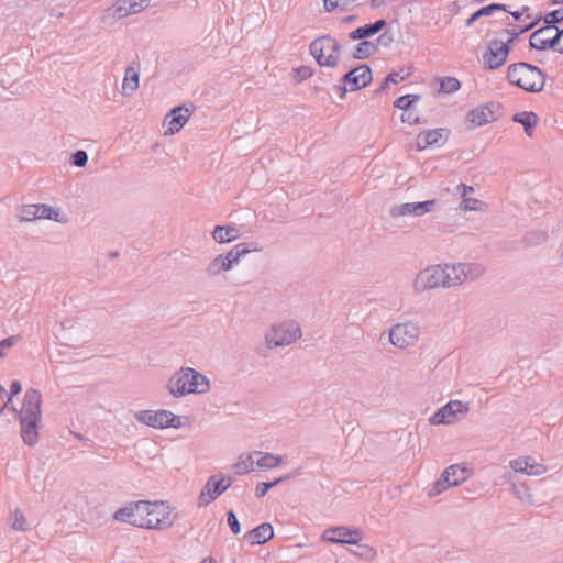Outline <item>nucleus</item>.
I'll return each mask as SVG.
<instances>
[{
  "label": "nucleus",
  "mask_w": 563,
  "mask_h": 563,
  "mask_svg": "<svg viewBox=\"0 0 563 563\" xmlns=\"http://www.w3.org/2000/svg\"><path fill=\"white\" fill-rule=\"evenodd\" d=\"M511 120L516 123H520L523 126L525 133L528 136H532L534 128L539 122L538 115L532 111H522L515 113Z\"/></svg>",
  "instance_id": "cd10ccee"
},
{
  "label": "nucleus",
  "mask_w": 563,
  "mask_h": 563,
  "mask_svg": "<svg viewBox=\"0 0 563 563\" xmlns=\"http://www.w3.org/2000/svg\"><path fill=\"white\" fill-rule=\"evenodd\" d=\"M510 44L498 40L489 42L486 53L483 56L484 63L488 69H498L501 67L509 55Z\"/></svg>",
  "instance_id": "9b49d317"
},
{
  "label": "nucleus",
  "mask_w": 563,
  "mask_h": 563,
  "mask_svg": "<svg viewBox=\"0 0 563 563\" xmlns=\"http://www.w3.org/2000/svg\"><path fill=\"white\" fill-rule=\"evenodd\" d=\"M262 247L257 242L251 243H239L234 245L227 254H223L224 258L230 261L231 264L235 265L239 261L251 252H260Z\"/></svg>",
  "instance_id": "393cba45"
},
{
  "label": "nucleus",
  "mask_w": 563,
  "mask_h": 563,
  "mask_svg": "<svg viewBox=\"0 0 563 563\" xmlns=\"http://www.w3.org/2000/svg\"><path fill=\"white\" fill-rule=\"evenodd\" d=\"M274 537V530L271 523L264 522L255 527L245 534L251 544H264Z\"/></svg>",
  "instance_id": "a878e982"
},
{
  "label": "nucleus",
  "mask_w": 563,
  "mask_h": 563,
  "mask_svg": "<svg viewBox=\"0 0 563 563\" xmlns=\"http://www.w3.org/2000/svg\"><path fill=\"white\" fill-rule=\"evenodd\" d=\"M347 87H349V85H345V84L334 86V89L339 91L341 99L345 98L346 92L349 90Z\"/></svg>",
  "instance_id": "0e129e2a"
},
{
  "label": "nucleus",
  "mask_w": 563,
  "mask_h": 563,
  "mask_svg": "<svg viewBox=\"0 0 563 563\" xmlns=\"http://www.w3.org/2000/svg\"><path fill=\"white\" fill-rule=\"evenodd\" d=\"M59 210L48 205H27L23 206L20 212V221L29 222L36 219H48L60 221L58 219Z\"/></svg>",
  "instance_id": "2eb2a0df"
},
{
  "label": "nucleus",
  "mask_w": 563,
  "mask_h": 563,
  "mask_svg": "<svg viewBox=\"0 0 563 563\" xmlns=\"http://www.w3.org/2000/svg\"><path fill=\"white\" fill-rule=\"evenodd\" d=\"M41 404V393L33 388L27 389L22 408L19 411L21 437L27 445H34L38 441V422L42 417Z\"/></svg>",
  "instance_id": "f257e3e1"
},
{
  "label": "nucleus",
  "mask_w": 563,
  "mask_h": 563,
  "mask_svg": "<svg viewBox=\"0 0 563 563\" xmlns=\"http://www.w3.org/2000/svg\"><path fill=\"white\" fill-rule=\"evenodd\" d=\"M372 69L366 64L352 68L341 78L342 84L349 85L350 91H357L365 88L372 82Z\"/></svg>",
  "instance_id": "ddd939ff"
},
{
  "label": "nucleus",
  "mask_w": 563,
  "mask_h": 563,
  "mask_svg": "<svg viewBox=\"0 0 563 563\" xmlns=\"http://www.w3.org/2000/svg\"><path fill=\"white\" fill-rule=\"evenodd\" d=\"M521 489H523L525 493L527 492V487L525 485H521L520 487H517L516 485H514V490H515V494L517 495V497L520 499H523L525 495Z\"/></svg>",
  "instance_id": "338daca9"
},
{
  "label": "nucleus",
  "mask_w": 563,
  "mask_h": 563,
  "mask_svg": "<svg viewBox=\"0 0 563 563\" xmlns=\"http://www.w3.org/2000/svg\"><path fill=\"white\" fill-rule=\"evenodd\" d=\"M482 206L483 201L468 197H463L462 201L460 202V208L464 211L479 210Z\"/></svg>",
  "instance_id": "c03bdc74"
},
{
  "label": "nucleus",
  "mask_w": 563,
  "mask_h": 563,
  "mask_svg": "<svg viewBox=\"0 0 563 563\" xmlns=\"http://www.w3.org/2000/svg\"><path fill=\"white\" fill-rule=\"evenodd\" d=\"M376 52H377V47L374 42L363 40L361 43H358L355 46L353 57L356 59H366V58L371 57L372 55L376 54Z\"/></svg>",
  "instance_id": "473e14b6"
},
{
  "label": "nucleus",
  "mask_w": 563,
  "mask_h": 563,
  "mask_svg": "<svg viewBox=\"0 0 563 563\" xmlns=\"http://www.w3.org/2000/svg\"><path fill=\"white\" fill-rule=\"evenodd\" d=\"M498 109H500L499 103L489 102L471 110L467 114V119L474 126H482L497 120L495 111Z\"/></svg>",
  "instance_id": "6ab92c4d"
},
{
  "label": "nucleus",
  "mask_w": 563,
  "mask_h": 563,
  "mask_svg": "<svg viewBox=\"0 0 563 563\" xmlns=\"http://www.w3.org/2000/svg\"><path fill=\"white\" fill-rule=\"evenodd\" d=\"M192 111L185 106L174 107L164 119V124H167L168 128L165 131L166 135H174L179 132L184 125L188 122L191 117Z\"/></svg>",
  "instance_id": "f3484780"
},
{
  "label": "nucleus",
  "mask_w": 563,
  "mask_h": 563,
  "mask_svg": "<svg viewBox=\"0 0 563 563\" xmlns=\"http://www.w3.org/2000/svg\"><path fill=\"white\" fill-rule=\"evenodd\" d=\"M507 80L525 91L536 93L543 90L545 74L537 66L519 62L508 66Z\"/></svg>",
  "instance_id": "f03ea898"
},
{
  "label": "nucleus",
  "mask_w": 563,
  "mask_h": 563,
  "mask_svg": "<svg viewBox=\"0 0 563 563\" xmlns=\"http://www.w3.org/2000/svg\"><path fill=\"white\" fill-rule=\"evenodd\" d=\"M140 65L132 63L125 68L124 78L122 82V95L131 97L139 88L140 80Z\"/></svg>",
  "instance_id": "4be33fe9"
},
{
  "label": "nucleus",
  "mask_w": 563,
  "mask_h": 563,
  "mask_svg": "<svg viewBox=\"0 0 563 563\" xmlns=\"http://www.w3.org/2000/svg\"><path fill=\"white\" fill-rule=\"evenodd\" d=\"M227 522L233 534H239L241 532V525L233 510H229L227 512Z\"/></svg>",
  "instance_id": "3c124183"
},
{
  "label": "nucleus",
  "mask_w": 563,
  "mask_h": 563,
  "mask_svg": "<svg viewBox=\"0 0 563 563\" xmlns=\"http://www.w3.org/2000/svg\"><path fill=\"white\" fill-rule=\"evenodd\" d=\"M269 488H272V484H268V482L258 483L255 488V496L257 498L264 497Z\"/></svg>",
  "instance_id": "4d7b16f0"
},
{
  "label": "nucleus",
  "mask_w": 563,
  "mask_h": 563,
  "mask_svg": "<svg viewBox=\"0 0 563 563\" xmlns=\"http://www.w3.org/2000/svg\"><path fill=\"white\" fill-rule=\"evenodd\" d=\"M236 474H245L254 470V462L252 455L246 457H240V460L233 465Z\"/></svg>",
  "instance_id": "58836bf2"
},
{
  "label": "nucleus",
  "mask_w": 563,
  "mask_h": 563,
  "mask_svg": "<svg viewBox=\"0 0 563 563\" xmlns=\"http://www.w3.org/2000/svg\"><path fill=\"white\" fill-rule=\"evenodd\" d=\"M21 340L19 334L11 335L0 341V357H4L7 352Z\"/></svg>",
  "instance_id": "a18cd8bd"
},
{
  "label": "nucleus",
  "mask_w": 563,
  "mask_h": 563,
  "mask_svg": "<svg viewBox=\"0 0 563 563\" xmlns=\"http://www.w3.org/2000/svg\"><path fill=\"white\" fill-rule=\"evenodd\" d=\"M444 129L426 130L417 136V147L419 151L426 150L429 146H440L444 143L443 137Z\"/></svg>",
  "instance_id": "5701e85b"
},
{
  "label": "nucleus",
  "mask_w": 563,
  "mask_h": 563,
  "mask_svg": "<svg viewBox=\"0 0 563 563\" xmlns=\"http://www.w3.org/2000/svg\"><path fill=\"white\" fill-rule=\"evenodd\" d=\"M495 11H507V5L501 3H490L486 7H482L477 11H475L471 16L466 20L465 25L471 26L474 22H476L479 18L489 16Z\"/></svg>",
  "instance_id": "2f4dec72"
},
{
  "label": "nucleus",
  "mask_w": 563,
  "mask_h": 563,
  "mask_svg": "<svg viewBox=\"0 0 563 563\" xmlns=\"http://www.w3.org/2000/svg\"><path fill=\"white\" fill-rule=\"evenodd\" d=\"M12 528L16 531H25L27 529L26 518L20 509H15L12 514Z\"/></svg>",
  "instance_id": "79ce46f5"
},
{
  "label": "nucleus",
  "mask_w": 563,
  "mask_h": 563,
  "mask_svg": "<svg viewBox=\"0 0 563 563\" xmlns=\"http://www.w3.org/2000/svg\"><path fill=\"white\" fill-rule=\"evenodd\" d=\"M11 390H10V395L11 397L18 395L21 390H22V385L19 380H14L12 382L11 384Z\"/></svg>",
  "instance_id": "680f3d73"
},
{
  "label": "nucleus",
  "mask_w": 563,
  "mask_h": 563,
  "mask_svg": "<svg viewBox=\"0 0 563 563\" xmlns=\"http://www.w3.org/2000/svg\"><path fill=\"white\" fill-rule=\"evenodd\" d=\"M438 265H430L421 269L413 279L412 288L415 292L422 294L430 289L441 288Z\"/></svg>",
  "instance_id": "4468645a"
},
{
  "label": "nucleus",
  "mask_w": 563,
  "mask_h": 563,
  "mask_svg": "<svg viewBox=\"0 0 563 563\" xmlns=\"http://www.w3.org/2000/svg\"><path fill=\"white\" fill-rule=\"evenodd\" d=\"M506 12H508L516 21H519L522 16V12H520V11H509L507 9Z\"/></svg>",
  "instance_id": "774afa93"
},
{
  "label": "nucleus",
  "mask_w": 563,
  "mask_h": 563,
  "mask_svg": "<svg viewBox=\"0 0 563 563\" xmlns=\"http://www.w3.org/2000/svg\"><path fill=\"white\" fill-rule=\"evenodd\" d=\"M528 470H526V474L528 475H541L545 473L547 468L544 465L537 463L534 460L533 462L528 463Z\"/></svg>",
  "instance_id": "5fc2aeb1"
},
{
  "label": "nucleus",
  "mask_w": 563,
  "mask_h": 563,
  "mask_svg": "<svg viewBox=\"0 0 563 563\" xmlns=\"http://www.w3.org/2000/svg\"><path fill=\"white\" fill-rule=\"evenodd\" d=\"M136 518L140 521H146L151 514L152 503L147 500H139L132 503Z\"/></svg>",
  "instance_id": "f704fd0d"
},
{
  "label": "nucleus",
  "mask_w": 563,
  "mask_h": 563,
  "mask_svg": "<svg viewBox=\"0 0 563 563\" xmlns=\"http://www.w3.org/2000/svg\"><path fill=\"white\" fill-rule=\"evenodd\" d=\"M468 474L466 467H461L457 464L450 465L442 473L443 481H448L449 485H452V487L463 483L468 477Z\"/></svg>",
  "instance_id": "bb28decb"
},
{
  "label": "nucleus",
  "mask_w": 563,
  "mask_h": 563,
  "mask_svg": "<svg viewBox=\"0 0 563 563\" xmlns=\"http://www.w3.org/2000/svg\"><path fill=\"white\" fill-rule=\"evenodd\" d=\"M191 394H205L210 388L209 379L201 373L189 367Z\"/></svg>",
  "instance_id": "7c9ffc66"
},
{
  "label": "nucleus",
  "mask_w": 563,
  "mask_h": 563,
  "mask_svg": "<svg viewBox=\"0 0 563 563\" xmlns=\"http://www.w3.org/2000/svg\"><path fill=\"white\" fill-rule=\"evenodd\" d=\"M541 20V16L534 19L533 21H531L529 24H527L526 26H522L520 29H506L505 30V33L507 34H510L511 37L507 41L509 44L512 43L515 41V38H517L520 34H523L528 31H530L531 29H533Z\"/></svg>",
  "instance_id": "a19ab883"
},
{
  "label": "nucleus",
  "mask_w": 563,
  "mask_h": 563,
  "mask_svg": "<svg viewBox=\"0 0 563 563\" xmlns=\"http://www.w3.org/2000/svg\"><path fill=\"white\" fill-rule=\"evenodd\" d=\"M135 419L148 427L156 428V429H164V428H179L181 426L180 423V417L174 415L173 412L168 410H141L135 413Z\"/></svg>",
  "instance_id": "39448f33"
},
{
  "label": "nucleus",
  "mask_w": 563,
  "mask_h": 563,
  "mask_svg": "<svg viewBox=\"0 0 563 563\" xmlns=\"http://www.w3.org/2000/svg\"><path fill=\"white\" fill-rule=\"evenodd\" d=\"M354 545L355 549L351 550V552L355 556H358L364 560H373L375 558L376 552L372 547L367 544H362L360 543V541Z\"/></svg>",
  "instance_id": "e433bc0d"
},
{
  "label": "nucleus",
  "mask_w": 563,
  "mask_h": 563,
  "mask_svg": "<svg viewBox=\"0 0 563 563\" xmlns=\"http://www.w3.org/2000/svg\"><path fill=\"white\" fill-rule=\"evenodd\" d=\"M324 539L332 543L356 544L362 539V532L358 529L340 526L328 529Z\"/></svg>",
  "instance_id": "a211bd4d"
},
{
  "label": "nucleus",
  "mask_w": 563,
  "mask_h": 563,
  "mask_svg": "<svg viewBox=\"0 0 563 563\" xmlns=\"http://www.w3.org/2000/svg\"><path fill=\"white\" fill-rule=\"evenodd\" d=\"M219 257H220V261H221L222 272H228V271L232 269V267L234 265L231 264L230 261L225 260L223 254H219Z\"/></svg>",
  "instance_id": "e2e57ef3"
},
{
  "label": "nucleus",
  "mask_w": 563,
  "mask_h": 563,
  "mask_svg": "<svg viewBox=\"0 0 563 563\" xmlns=\"http://www.w3.org/2000/svg\"><path fill=\"white\" fill-rule=\"evenodd\" d=\"M449 487H452V485H449L448 481H443V475L441 474V477L433 484L428 495L429 497H435Z\"/></svg>",
  "instance_id": "de8ad7c7"
},
{
  "label": "nucleus",
  "mask_w": 563,
  "mask_h": 563,
  "mask_svg": "<svg viewBox=\"0 0 563 563\" xmlns=\"http://www.w3.org/2000/svg\"><path fill=\"white\" fill-rule=\"evenodd\" d=\"M404 79H405V77L400 76L399 73L393 71V73L388 74L384 78L380 87L376 90V93H382L383 91H385L386 89L389 88L390 84L396 85V84L402 81Z\"/></svg>",
  "instance_id": "37998d69"
},
{
  "label": "nucleus",
  "mask_w": 563,
  "mask_h": 563,
  "mask_svg": "<svg viewBox=\"0 0 563 563\" xmlns=\"http://www.w3.org/2000/svg\"><path fill=\"white\" fill-rule=\"evenodd\" d=\"M533 462V459L530 456L519 457L510 462V466L515 472L526 473L528 470V463Z\"/></svg>",
  "instance_id": "09e8293b"
},
{
  "label": "nucleus",
  "mask_w": 563,
  "mask_h": 563,
  "mask_svg": "<svg viewBox=\"0 0 563 563\" xmlns=\"http://www.w3.org/2000/svg\"><path fill=\"white\" fill-rule=\"evenodd\" d=\"M420 99L419 95H405L396 99L394 106L404 112H408L411 109L412 104L416 103Z\"/></svg>",
  "instance_id": "c9c22d12"
},
{
  "label": "nucleus",
  "mask_w": 563,
  "mask_h": 563,
  "mask_svg": "<svg viewBox=\"0 0 563 563\" xmlns=\"http://www.w3.org/2000/svg\"><path fill=\"white\" fill-rule=\"evenodd\" d=\"M562 36L563 33L558 27L544 25L532 32L529 38V45L531 48L538 51H558Z\"/></svg>",
  "instance_id": "423d86ee"
},
{
  "label": "nucleus",
  "mask_w": 563,
  "mask_h": 563,
  "mask_svg": "<svg viewBox=\"0 0 563 563\" xmlns=\"http://www.w3.org/2000/svg\"><path fill=\"white\" fill-rule=\"evenodd\" d=\"M174 523V516L163 501L152 503L151 514L146 521L141 522L145 529H165Z\"/></svg>",
  "instance_id": "9d476101"
},
{
  "label": "nucleus",
  "mask_w": 563,
  "mask_h": 563,
  "mask_svg": "<svg viewBox=\"0 0 563 563\" xmlns=\"http://www.w3.org/2000/svg\"><path fill=\"white\" fill-rule=\"evenodd\" d=\"M296 78L299 81H302L307 78H310L314 74V69L310 66H300L297 69H295Z\"/></svg>",
  "instance_id": "864d4df0"
},
{
  "label": "nucleus",
  "mask_w": 563,
  "mask_h": 563,
  "mask_svg": "<svg viewBox=\"0 0 563 563\" xmlns=\"http://www.w3.org/2000/svg\"><path fill=\"white\" fill-rule=\"evenodd\" d=\"M150 0H118L113 5V15L118 19L135 14L148 7Z\"/></svg>",
  "instance_id": "412c9836"
},
{
  "label": "nucleus",
  "mask_w": 563,
  "mask_h": 563,
  "mask_svg": "<svg viewBox=\"0 0 563 563\" xmlns=\"http://www.w3.org/2000/svg\"><path fill=\"white\" fill-rule=\"evenodd\" d=\"M310 54L320 67H336L339 65L340 43L331 35H321L309 45Z\"/></svg>",
  "instance_id": "7ed1b4c3"
},
{
  "label": "nucleus",
  "mask_w": 563,
  "mask_h": 563,
  "mask_svg": "<svg viewBox=\"0 0 563 563\" xmlns=\"http://www.w3.org/2000/svg\"><path fill=\"white\" fill-rule=\"evenodd\" d=\"M301 336L300 327L296 322H285L273 325L265 334V343L268 349L286 346Z\"/></svg>",
  "instance_id": "20e7f679"
},
{
  "label": "nucleus",
  "mask_w": 563,
  "mask_h": 563,
  "mask_svg": "<svg viewBox=\"0 0 563 563\" xmlns=\"http://www.w3.org/2000/svg\"><path fill=\"white\" fill-rule=\"evenodd\" d=\"M232 482L233 478L231 476H222L220 479H217V476L214 475L210 476L201 489L198 506H208L211 501L216 500L221 494H223L232 485Z\"/></svg>",
  "instance_id": "1a4fd4ad"
},
{
  "label": "nucleus",
  "mask_w": 563,
  "mask_h": 563,
  "mask_svg": "<svg viewBox=\"0 0 563 563\" xmlns=\"http://www.w3.org/2000/svg\"><path fill=\"white\" fill-rule=\"evenodd\" d=\"M438 269L440 275L439 277L441 280V288H450L449 286H446V275L444 274L445 269L443 268V264H438Z\"/></svg>",
  "instance_id": "bf43d9fd"
},
{
  "label": "nucleus",
  "mask_w": 563,
  "mask_h": 563,
  "mask_svg": "<svg viewBox=\"0 0 563 563\" xmlns=\"http://www.w3.org/2000/svg\"><path fill=\"white\" fill-rule=\"evenodd\" d=\"M113 518L120 522H125L134 527L143 528V525H141L142 521L137 520L136 518L132 503L119 508L114 512Z\"/></svg>",
  "instance_id": "c756f323"
},
{
  "label": "nucleus",
  "mask_w": 563,
  "mask_h": 563,
  "mask_svg": "<svg viewBox=\"0 0 563 563\" xmlns=\"http://www.w3.org/2000/svg\"><path fill=\"white\" fill-rule=\"evenodd\" d=\"M472 265L468 263H459V264H443V268L445 269L446 275V286L454 287L462 285L471 273Z\"/></svg>",
  "instance_id": "aec40b11"
},
{
  "label": "nucleus",
  "mask_w": 563,
  "mask_h": 563,
  "mask_svg": "<svg viewBox=\"0 0 563 563\" xmlns=\"http://www.w3.org/2000/svg\"><path fill=\"white\" fill-rule=\"evenodd\" d=\"M239 230L233 225H216L212 238L217 243H229L238 239Z\"/></svg>",
  "instance_id": "c85d7f7f"
},
{
  "label": "nucleus",
  "mask_w": 563,
  "mask_h": 563,
  "mask_svg": "<svg viewBox=\"0 0 563 563\" xmlns=\"http://www.w3.org/2000/svg\"><path fill=\"white\" fill-rule=\"evenodd\" d=\"M394 42V35L390 31H385L383 32L376 40L375 44H376V47L378 48V46H384V47H389Z\"/></svg>",
  "instance_id": "603ef678"
},
{
  "label": "nucleus",
  "mask_w": 563,
  "mask_h": 563,
  "mask_svg": "<svg viewBox=\"0 0 563 563\" xmlns=\"http://www.w3.org/2000/svg\"><path fill=\"white\" fill-rule=\"evenodd\" d=\"M88 162V154L84 150H78L71 155V164L77 167H85Z\"/></svg>",
  "instance_id": "8fccbe9b"
},
{
  "label": "nucleus",
  "mask_w": 563,
  "mask_h": 563,
  "mask_svg": "<svg viewBox=\"0 0 563 563\" xmlns=\"http://www.w3.org/2000/svg\"><path fill=\"white\" fill-rule=\"evenodd\" d=\"M437 205L435 199L426 200L421 202H406L396 205L389 210V216L393 219L400 217H421L430 211Z\"/></svg>",
  "instance_id": "f8f14e48"
},
{
  "label": "nucleus",
  "mask_w": 563,
  "mask_h": 563,
  "mask_svg": "<svg viewBox=\"0 0 563 563\" xmlns=\"http://www.w3.org/2000/svg\"><path fill=\"white\" fill-rule=\"evenodd\" d=\"M470 410V406L467 402H462L460 400H451L442 408H440L434 415H432L429 419V422L432 426L438 424H450L455 419L460 417H464Z\"/></svg>",
  "instance_id": "6e6552de"
},
{
  "label": "nucleus",
  "mask_w": 563,
  "mask_h": 563,
  "mask_svg": "<svg viewBox=\"0 0 563 563\" xmlns=\"http://www.w3.org/2000/svg\"><path fill=\"white\" fill-rule=\"evenodd\" d=\"M166 387L169 394L175 398L191 394L189 367H181L179 371L175 372L169 377Z\"/></svg>",
  "instance_id": "dca6fc26"
},
{
  "label": "nucleus",
  "mask_w": 563,
  "mask_h": 563,
  "mask_svg": "<svg viewBox=\"0 0 563 563\" xmlns=\"http://www.w3.org/2000/svg\"><path fill=\"white\" fill-rule=\"evenodd\" d=\"M401 121H402L404 123H408V124H410V125H413V124H421V123H422V122H421V120H420V117H419L418 114L413 113V112L411 111V109H410V110H408V112H402V114H401Z\"/></svg>",
  "instance_id": "6e6d98bb"
},
{
  "label": "nucleus",
  "mask_w": 563,
  "mask_h": 563,
  "mask_svg": "<svg viewBox=\"0 0 563 563\" xmlns=\"http://www.w3.org/2000/svg\"><path fill=\"white\" fill-rule=\"evenodd\" d=\"M12 398L11 396H8V399L5 401V404L3 405V407L0 409V413H2L5 409L8 410H12V411H16L15 408L13 406H11L12 404Z\"/></svg>",
  "instance_id": "69168bd1"
},
{
  "label": "nucleus",
  "mask_w": 563,
  "mask_h": 563,
  "mask_svg": "<svg viewBox=\"0 0 563 563\" xmlns=\"http://www.w3.org/2000/svg\"><path fill=\"white\" fill-rule=\"evenodd\" d=\"M543 20H544L545 25L555 26L556 23H560L563 21V9L560 8V9L549 12L548 14H545Z\"/></svg>",
  "instance_id": "49530a36"
},
{
  "label": "nucleus",
  "mask_w": 563,
  "mask_h": 563,
  "mask_svg": "<svg viewBox=\"0 0 563 563\" xmlns=\"http://www.w3.org/2000/svg\"><path fill=\"white\" fill-rule=\"evenodd\" d=\"M222 266L219 255L213 257L205 268V274L208 278H214L222 274Z\"/></svg>",
  "instance_id": "ea45409f"
},
{
  "label": "nucleus",
  "mask_w": 563,
  "mask_h": 563,
  "mask_svg": "<svg viewBox=\"0 0 563 563\" xmlns=\"http://www.w3.org/2000/svg\"><path fill=\"white\" fill-rule=\"evenodd\" d=\"M456 191L460 192L462 197H467V195L474 192V188L465 184H460L456 187Z\"/></svg>",
  "instance_id": "13d9d810"
},
{
  "label": "nucleus",
  "mask_w": 563,
  "mask_h": 563,
  "mask_svg": "<svg viewBox=\"0 0 563 563\" xmlns=\"http://www.w3.org/2000/svg\"><path fill=\"white\" fill-rule=\"evenodd\" d=\"M387 25V21L384 19L377 20L374 23L365 24L355 29L349 33V38L352 41L366 40L378 32H380Z\"/></svg>",
  "instance_id": "b1692460"
},
{
  "label": "nucleus",
  "mask_w": 563,
  "mask_h": 563,
  "mask_svg": "<svg viewBox=\"0 0 563 563\" xmlns=\"http://www.w3.org/2000/svg\"><path fill=\"white\" fill-rule=\"evenodd\" d=\"M461 82L455 77H444L440 82V91L444 93H452L460 89Z\"/></svg>",
  "instance_id": "4c0bfd02"
},
{
  "label": "nucleus",
  "mask_w": 563,
  "mask_h": 563,
  "mask_svg": "<svg viewBox=\"0 0 563 563\" xmlns=\"http://www.w3.org/2000/svg\"><path fill=\"white\" fill-rule=\"evenodd\" d=\"M420 335V328L417 323H397L389 331V342L398 349H406L413 345Z\"/></svg>",
  "instance_id": "0eeeda50"
},
{
  "label": "nucleus",
  "mask_w": 563,
  "mask_h": 563,
  "mask_svg": "<svg viewBox=\"0 0 563 563\" xmlns=\"http://www.w3.org/2000/svg\"><path fill=\"white\" fill-rule=\"evenodd\" d=\"M473 267L468 274V278L474 279L483 274V268L479 265L471 264Z\"/></svg>",
  "instance_id": "052dcab7"
},
{
  "label": "nucleus",
  "mask_w": 563,
  "mask_h": 563,
  "mask_svg": "<svg viewBox=\"0 0 563 563\" xmlns=\"http://www.w3.org/2000/svg\"><path fill=\"white\" fill-rule=\"evenodd\" d=\"M283 463L280 455H274L272 453H264L256 462L257 467L262 470H271L279 466Z\"/></svg>",
  "instance_id": "72a5a7b5"
}]
</instances>
